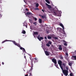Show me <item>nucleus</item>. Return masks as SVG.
Returning a JSON list of instances; mask_svg holds the SVG:
<instances>
[{
	"label": "nucleus",
	"mask_w": 76,
	"mask_h": 76,
	"mask_svg": "<svg viewBox=\"0 0 76 76\" xmlns=\"http://www.w3.org/2000/svg\"><path fill=\"white\" fill-rule=\"evenodd\" d=\"M62 70V72L64 74V75L66 76H67L68 75V70H63V68H62V69H61Z\"/></svg>",
	"instance_id": "obj_1"
},
{
	"label": "nucleus",
	"mask_w": 76,
	"mask_h": 76,
	"mask_svg": "<svg viewBox=\"0 0 76 76\" xmlns=\"http://www.w3.org/2000/svg\"><path fill=\"white\" fill-rule=\"evenodd\" d=\"M30 58L31 61V66L32 67L31 70H32V67H33V61H34V63H35L36 62H37V61L35 60V58H33L32 60V59H31V57H30Z\"/></svg>",
	"instance_id": "obj_2"
},
{
	"label": "nucleus",
	"mask_w": 76,
	"mask_h": 76,
	"mask_svg": "<svg viewBox=\"0 0 76 76\" xmlns=\"http://www.w3.org/2000/svg\"><path fill=\"white\" fill-rule=\"evenodd\" d=\"M58 64H59L61 69H63V66H62V61L60 60H59L58 61Z\"/></svg>",
	"instance_id": "obj_3"
},
{
	"label": "nucleus",
	"mask_w": 76,
	"mask_h": 76,
	"mask_svg": "<svg viewBox=\"0 0 76 76\" xmlns=\"http://www.w3.org/2000/svg\"><path fill=\"white\" fill-rule=\"evenodd\" d=\"M52 61L53 63H54L55 64H57V60L55 58H53L52 60Z\"/></svg>",
	"instance_id": "obj_4"
},
{
	"label": "nucleus",
	"mask_w": 76,
	"mask_h": 76,
	"mask_svg": "<svg viewBox=\"0 0 76 76\" xmlns=\"http://www.w3.org/2000/svg\"><path fill=\"white\" fill-rule=\"evenodd\" d=\"M37 39H38L40 41H41L42 39H43V38L42 37H39V35L37 37Z\"/></svg>",
	"instance_id": "obj_5"
},
{
	"label": "nucleus",
	"mask_w": 76,
	"mask_h": 76,
	"mask_svg": "<svg viewBox=\"0 0 76 76\" xmlns=\"http://www.w3.org/2000/svg\"><path fill=\"white\" fill-rule=\"evenodd\" d=\"M45 4L46 5V6H48V9H51L52 7H51V6L47 4V3H46Z\"/></svg>",
	"instance_id": "obj_6"
},
{
	"label": "nucleus",
	"mask_w": 76,
	"mask_h": 76,
	"mask_svg": "<svg viewBox=\"0 0 76 76\" xmlns=\"http://www.w3.org/2000/svg\"><path fill=\"white\" fill-rule=\"evenodd\" d=\"M58 12H56L55 11H53V13L54 15H55V16H56L57 15H58V14L57 13H58Z\"/></svg>",
	"instance_id": "obj_7"
},
{
	"label": "nucleus",
	"mask_w": 76,
	"mask_h": 76,
	"mask_svg": "<svg viewBox=\"0 0 76 76\" xmlns=\"http://www.w3.org/2000/svg\"><path fill=\"white\" fill-rule=\"evenodd\" d=\"M45 53L46 55V56H49V53H48V51H45Z\"/></svg>",
	"instance_id": "obj_8"
},
{
	"label": "nucleus",
	"mask_w": 76,
	"mask_h": 76,
	"mask_svg": "<svg viewBox=\"0 0 76 76\" xmlns=\"http://www.w3.org/2000/svg\"><path fill=\"white\" fill-rule=\"evenodd\" d=\"M26 15H32V13L30 12H27L25 14Z\"/></svg>",
	"instance_id": "obj_9"
},
{
	"label": "nucleus",
	"mask_w": 76,
	"mask_h": 76,
	"mask_svg": "<svg viewBox=\"0 0 76 76\" xmlns=\"http://www.w3.org/2000/svg\"><path fill=\"white\" fill-rule=\"evenodd\" d=\"M61 26V27H62V28H63V29L64 30V26H63V24L61 23H60L59 24Z\"/></svg>",
	"instance_id": "obj_10"
},
{
	"label": "nucleus",
	"mask_w": 76,
	"mask_h": 76,
	"mask_svg": "<svg viewBox=\"0 0 76 76\" xmlns=\"http://www.w3.org/2000/svg\"><path fill=\"white\" fill-rule=\"evenodd\" d=\"M58 49H59V50H60L61 51H62V48H61V45H59Z\"/></svg>",
	"instance_id": "obj_11"
},
{
	"label": "nucleus",
	"mask_w": 76,
	"mask_h": 76,
	"mask_svg": "<svg viewBox=\"0 0 76 76\" xmlns=\"http://www.w3.org/2000/svg\"><path fill=\"white\" fill-rule=\"evenodd\" d=\"M22 33L23 34H26V31H25L23 30L22 31Z\"/></svg>",
	"instance_id": "obj_12"
},
{
	"label": "nucleus",
	"mask_w": 76,
	"mask_h": 76,
	"mask_svg": "<svg viewBox=\"0 0 76 76\" xmlns=\"http://www.w3.org/2000/svg\"><path fill=\"white\" fill-rule=\"evenodd\" d=\"M34 35H38V33L37 31H35L34 32Z\"/></svg>",
	"instance_id": "obj_13"
},
{
	"label": "nucleus",
	"mask_w": 76,
	"mask_h": 76,
	"mask_svg": "<svg viewBox=\"0 0 76 76\" xmlns=\"http://www.w3.org/2000/svg\"><path fill=\"white\" fill-rule=\"evenodd\" d=\"M72 58H74V60H76V56H72Z\"/></svg>",
	"instance_id": "obj_14"
},
{
	"label": "nucleus",
	"mask_w": 76,
	"mask_h": 76,
	"mask_svg": "<svg viewBox=\"0 0 76 76\" xmlns=\"http://www.w3.org/2000/svg\"><path fill=\"white\" fill-rule=\"evenodd\" d=\"M68 65H69V66H70V67H71V66H72V63H69L68 64Z\"/></svg>",
	"instance_id": "obj_15"
},
{
	"label": "nucleus",
	"mask_w": 76,
	"mask_h": 76,
	"mask_svg": "<svg viewBox=\"0 0 76 76\" xmlns=\"http://www.w3.org/2000/svg\"><path fill=\"white\" fill-rule=\"evenodd\" d=\"M39 22L40 23H42V20L41 19H39Z\"/></svg>",
	"instance_id": "obj_16"
},
{
	"label": "nucleus",
	"mask_w": 76,
	"mask_h": 76,
	"mask_svg": "<svg viewBox=\"0 0 76 76\" xmlns=\"http://www.w3.org/2000/svg\"><path fill=\"white\" fill-rule=\"evenodd\" d=\"M12 42H13L14 44H15V45H16L18 44V43H16V42L15 41H12Z\"/></svg>",
	"instance_id": "obj_17"
},
{
	"label": "nucleus",
	"mask_w": 76,
	"mask_h": 76,
	"mask_svg": "<svg viewBox=\"0 0 76 76\" xmlns=\"http://www.w3.org/2000/svg\"><path fill=\"white\" fill-rule=\"evenodd\" d=\"M46 1L47 3H48V4H50V1H48V0H45Z\"/></svg>",
	"instance_id": "obj_18"
},
{
	"label": "nucleus",
	"mask_w": 76,
	"mask_h": 76,
	"mask_svg": "<svg viewBox=\"0 0 76 76\" xmlns=\"http://www.w3.org/2000/svg\"><path fill=\"white\" fill-rule=\"evenodd\" d=\"M39 6V4L38 3H37L36 4V7H38Z\"/></svg>",
	"instance_id": "obj_19"
},
{
	"label": "nucleus",
	"mask_w": 76,
	"mask_h": 76,
	"mask_svg": "<svg viewBox=\"0 0 76 76\" xmlns=\"http://www.w3.org/2000/svg\"><path fill=\"white\" fill-rule=\"evenodd\" d=\"M48 39H52V37L51 36H49L48 37Z\"/></svg>",
	"instance_id": "obj_20"
},
{
	"label": "nucleus",
	"mask_w": 76,
	"mask_h": 76,
	"mask_svg": "<svg viewBox=\"0 0 76 76\" xmlns=\"http://www.w3.org/2000/svg\"><path fill=\"white\" fill-rule=\"evenodd\" d=\"M34 10H39V9L38 8H36L34 9Z\"/></svg>",
	"instance_id": "obj_21"
},
{
	"label": "nucleus",
	"mask_w": 76,
	"mask_h": 76,
	"mask_svg": "<svg viewBox=\"0 0 76 76\" xmlns=\"http://www.w3.org/2000/svg\"><path fill=\"white\" fill-rule=\"evenodd\" d=\"M63 66H64V67H66V64L64 63H63L62 64Z\"/></svg>",
	"instance_id": "obj_22"
},
{
	"label": "nucleus",
	"mask_w": 76,
	"mask_h": 76,
	"mask_svg": "<svg viewBox=\"0 0 76 76\" xmlns=\"http://www.w3.org/2000/svg\"><path fill=\"white\" fill-rule=\"evenodd\" d=\"M54 65L56 67H57V68H58V69H59L58 67V64H55Z\"/></svg>",
	"instance_id": "obj_23"
},
{
	"label": "nucleus",
	"mask_w": 76,
	"mask_h": 76,
	"mask_svg": "<svg viewBox=\"0 0 76 76\" xmlns=\"http://www.w3.org/2000/svg\"><path fill=\"white\" fill-rule=\"evenodd\" d=\"M41 18H42V19H44V18H45V17L44 16L41 15Z\"/></svg>",
	"instance_id": "obj_24"
},
{
	"label": "nucleus",
	"mask_w": 76,
	"mask_h": 76,
	"mask_svg": "<svg viewBox=\"0 0 76 76\" xmlns=\"http://www.w3.org/2000/svg\"><path fill=\"white\" fill-rule=\"evenodd\" d=\"M16 45L19 47V48L20 47V45H19V44L17 43V44Z\"/></svg>",
	"instance_id": "obj_25"
},
{
	"label": "nucleus",
	"mask_w": 76,
	"mask_h": 76,
	"mask_svg": "<svg viewBox=\"0 0 76 76\" xmlns=\"http://www.w3.org/2000/svg\"><path fill=\"white\" fill-rule=\"evenodd\" d=\"M48 44H49L51 45V44H52V42L51 41H49V42H48Z\"/></svg>",
	"instance_id": "obj_26"
},
{
	"label": "nucleus",
	"mask_w": 76,
	"mask_h": 76,
	"mask_svg": "<svg viewBox=\"0 0 76 76\" xmlns=\"http://www.w3.org/2000/svg\"><path fill=\"white\" fill-rule=\"evenodd\" d=\"M66 55V56L67 57H68L69 56V54H68V53H67V52H66L65 53Z\"/></svg>",
	"instance_id": "obj_27"
},
{
	"label": "nucleus",
	"mask_w": 76,
	"mask_h": 76,
	"mask_svg": "<svg viewBox=\"0 0 76 76\" xmlns=\"http://www.w3.org/2000/svg\"><path fill=\"white\" fill-rule=\"evenodd\" d=\"M53 38V39H58V37H55Z\"/></svg>",
	"instance_id": "obj_28"
},
{
	"label": "nucleus",
	"mask_w": 76,
	"mask_h": 76,
	"mask_svg": "<svg viewBox=\"0 0 76 76\" xmlns=\"http://www.w3.org/2000/svg\"><path fill=\"white\" fill-rule=\"evenodd\" d=\"M23 52L24 53H26V51H25V49L24 48H23Z\"/></svg>",
	"instance_id": "obj_29"
},
{
	"label": "nucleus",
	"mask_w": 76,
	"mask_h": 76,
	"mask_svg": "<svg viewBox=\"0 0 76 76\" xmlns=\"http://www.w3.org/2000/svg\"><path fill=\"white\" fill-rule=\"evenodd\" d=\"M64 45L65 46H67V43H64Z\"/></svg>",
	"instance_id": "obj_30"
},
{
	"label": "nucleus",
	"mask_w": 76,
	"mask_h": 76,
	"mask_svg": "<svg viewBox=\"0 0 76 76\" xmlns=\"http://www.w3.org/2000/svg\"><path fill=\"white\" fill-rule=\"evenodd\" d=\"M60 59H61V60H63V56H61L60 57Z\"/></svg>",
	"instance_id": "obj_31"
},
{
	"label": "nucleus",
	"mask_w": 76,
	"mask_h": 76,
	"mask_svg": "<svg viewBox=\"0 0 76 76\" xmlns=\"http://www.w3.org/2000/svg\"><path fill=\"white\" fill-rule=\"evenodd\" d=\"M34 20H35V21H36V20H37V18L34 17Z\"/></svg>",
	"instance_id": "obj_32"
},
{
	"label": "nucleus",
	"mask_w": 76,
	"mask_h": 76,
	"mask_svg": "<svg viewBox=\"0 0 76 76\" xmlns=\"http://www.w3.org/2000/svg\"><path fill=\"white\" fill-rule=\"evenodd\" d=\"M46 46H47V47H50V45L48 44H46Z\"/></svg>",
	"instance_id": "obj_33"
},
{
	"label": "nucleus",
	"mask_w": 76,
	"mask_h": 76,
	"mask_svg": "<svg viewBox=\"0 0 76 76\" xmlns=\"http://www.w3.org/2000/svg\"><path fill=\"white\" fill-rule=\"evenodd\" d=\"M33 24L34 25L36 26V25H37V22H35L33 23Z\"/></svg>",
	"instance_id": "obj_34"
},
{
	"label": "nucleus",
	"mask_w": 76,
	"mask_h": 76,
	"mask_svg": "<svg viewBox=\"0 0 76 76\" xmlns=\"http://www.w3.org/2000/svg\"><path fill=\"white\" fill-rule=\"evenodd\" d=\"M26 25H25V26H26V28H28L27 26H28V24H27V23H26Z\"/></svg>",
	"instance_id": "obj_35"
},
{
	"label": "nucleus",
	"mask_w": 76,
	"mask_h": 76,
	"mask_svg": "<svg viewBox=\"0 0 76 76\" xmlns=\"http://www.w3.org/2000/svg\"><path fill=\"white\" fill-rule=\"evenodd\" d=\"M29 76H33L32 75V73L30 72Z\"/></svg>",
	"instance_id": "obj_36"
},
{
	"label": "nucleus",
	"mask_w": 76,
	"mask_h": 76,
	"mask_svg": "<svg viewBox=\"0 0 76 76\" xmlns=\"http://www.w3.org/2000/svg\"><path fill=\"white\" fill-rule=\"evenodd\" d=\"M20 50H23V48L21 46H20Z\"/></svg>",
	"instance_id": "obj_37"
},
{
	"label": "nucleus",
	"mask_w": 76,
	"mask_h": 76,
	"mask_svg": "<svg viewBox=\"0 0 76 76\" xmlns=\"http://www.w3.org/2000/svg\"><path fill=\"white\" fill-rule=\"evenodd\" d=\"M6 41H7V40H5L2 42V43H4V42H6Z\"/></svg>",
	"instance_id": "obj_38"
},
{
	"label": "nucleus",
	"mask_w": 76,
	"mask_h": 76,
	"mask_svg": "<svg viewBox=\"0 0 76 76\" xmlns=\"http://www.w3.org/2000/svg\"><path fill=\"white\" fill-rule=\"evenodd\" d=\"M66 69L67 70H69V68L68 67V66L66 67Z\"/></svg>",
	"instance_id": "obj_39"
},
{
	"label": "nucleus",
	"mask_w": 76,
	"mask_h": 76,
	"mask_svg": "<svg viewBox=\"0 0 76 76\" xmlns=\"http://www.w3.org/2000/svg\"><path fill=\"white\" fill-rule=\"evenodd\" d=\"M70 76H73V74H72V73H70Z\"/></svg>",
	"instance_id": "obj_40"
},
{
	"label": "nucleus",
	"mask_w": 76,
	"mask_h": 76,
	"mask_svg": "<svg viewBox=\"0 0 76 76\" xmlns=\"http://www.w3.org/2000/svg\"><path fill=\"white\" fill-rule=\"evenodd\" d=\"M2 18V16L0 14V18Z\"/></svg>",
	"instance_id": "obj_41"
},
{
	"label": "nucleus",
	"mask_w": 76,
	"mask_h": 76,
	"mask_svg": "<svg viewBox=\"0 0 76 76\" xmlns=\"http://www.w3.org/2000/svg\"><path fill=\"white\" fill-rule=\"evenodd\" d=\"M26 23H25L23 25V26H25V25H26Z\"/></svg>",
	"instance_id": "obj_42"
},
{
	"label": "nucleus",
	"mask_w": 76,
	"mask_h": 76,
	"mask_svg": "<svg viewBox=\"0 0 76 76\" xmlns=\"http://www.w3.org/2000/svg\"><path fill=\"white\" fill-rule=\"evenodd\" d=\"M34 60H37V58H34Z\"/></svg>",
	"instance_id": "obj_43"
},
{
	"label": "nucleus",
	"mask_w": 76,
	"mask_h": 76,
	"mask_svg": "<svg viewBox=\"0 0 76 76\" xmlns=\"http://www.w3.org/2000/svg\"><path fill=\"white\" fill-rule=\"evenodd\" d=\"M26 11H28V9L27 8H26Z\"/></svg>",
	"instance_id": "obj_44"
},
{
	"label": "nucleus",
	"mask_w": 76,
	"mask_h": 76,
	"mask_svg": "<svg viewBox=\"0 0 76 76\" xmlns=\"http://www.w3.org/2000/svg\"><path fill=\"white\" fill-rule=\"evenodd\" d=\"M42 10L43 12H44V10L42 9Z\"/></svg>",
	"instance_id": "obj_45"
},
{
	"label": "nucleus",
	"mask_w": 76,
	"mask_h": 76,
	"mask_svg": "<svg viewBox=\"0 0 76 76\" xmlns=\"http://www.w3.org/2000/svg\"><path fill=\"white\" fill-rule=\"evenodd\" d=\"M64 35H65L66 34V33H65V32H64Z\"/></svg>",
	"instance_id": "obj_46"
},
{
	"label": "nucleus",
	"mask_w": 76,
	"mask_h": 76,
	"mask_svg": "<svg viewBox=\"0 0 76 76\" xmlns=\"http://www.w3.org/2000/svg\"><path fill=\"white\" fill-rule=\"evenodd\" d=\"M2 64H3V65H4V62H2Z\"/></svg>",
	"instance_id": "obj_47"
},
{
	"label": "nucleus",
	"mask_w": 76,
	"mask_h": 76,
	"mask_svg": "<svg viewBox=\"0 0 76 76\" xmlns=\"http://www.w3.org/2000/svg\"><path fill=\"white\" fill-rule=\"evenodd\" d=\"M45 39H47V37H45Z\"/></svg>",
	"instance_id": "obj_48"
},
{
	"label": "nucleus",
	"mask_w": 76,
	"mask_h": 76,
	"mask_svg": "<svg viewBox=\"0 0 76 76\" xmlns=\"http://www.w3.org/2000/svg\"><path fill=\"white\" fill-rule=\"evenodd\" d=\"M24 58H25V59H26V56H24Z\"/></svg>",
	"instance_id": "obj_49"
},
{
	"label": "nucleus",
	"mask_w": 76,
	"mask_h": 76,
	"mask_svg": "<svg viewBox=\"0 0 76 76\" xmlns=\"http://www.w3.org/2000/svg\"><path fill=\"white\" fill-rule=\"evenodd\" d=\"M28 76V74H27L25 75V76Z\"/></svg>",
	"instance_id": "obj_50"
},
{
	"label": "nucleus",
	"mask_w": 76,
	"mask_h": 76,
	"mask_svg": "<svg viewBox=\"0 0 76 76\" xmlns=\"http://www.w3.org/2000/svg\"><path fill=\"white\" fill-rule=\"evenodd\" d=\"M63 42H66L64 40H63Z\"/></svg>",
	"instance_id": "obj_51"
},
{
	"label": "nucleus",
	"mask_w": 76,
	"mask_h": 76,
	"mask_svg": "<svg viewBox=\"0 0 76 76\" xmlns=\"http://www.w3.org/2000/svg\"><path fill=\"white\" fill-rule=\"evenodd\" d=\"M27 74H29V72H27Z\"/></svg>",
	"instance_id": "obj_52"
},
{
	"label": "nucleus",
	"mask_w": 76,
	"mask_h": 76,
	"mask_svg": "<svg viewBox=\"0 0 76 76\" xmlns=\"http://www.w3.org/2000/svg\"><path fill=\"white\" fill-rule=\"evenodd\" d=\"M47 33H48V31H47Z\"/></svg>",
	"instance_id": "obj_53"
},
{
	"label": "nucleus",
	"mask_w": 76,
	"mask_h": 76,
	"mask_svg": "<svg viewBox=\"0 0 76 76\" xmlns=\"http://www.w3.org/2000/svg\"><path fill=\"white\" fill-rule=\"evenodd\" d=\"M24 72H25V71L24 70V69L23 70Z\"/></svg>",
	"instance_id": "obj_54"
}]
</instances>
